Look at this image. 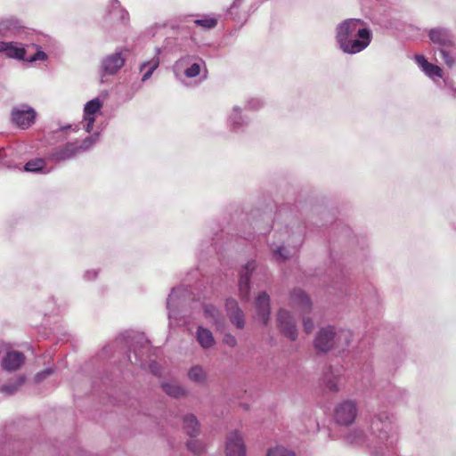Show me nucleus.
<instances>
[{
  "label": "nucleus",
  "mask_w": 456,
  "mask_h": 456,
  "mask_svg": "<svg viewBox=\"0 0 456 456\" xmlns=\"http://www.w3.org/2000/svg\"><path fill=\"white\" fill-rule=\"evenodd\" d=\"M339 379L340 374L335 373L332 370H330L323 377V385L330 392H338L339 390Z\"/></svg>",
  "instance_id": "31"
},
{
  "label": "nucleus",
  "mask_w": 456,
  "mask_h": 456,
  "mask_svg": "<svg viewBox=\"0 0 456 456\" xmlns=\"http://www.w3.org/2000/svg\"><path fill=\"white\" fill-rule=\"evenodd\" d=\"M53 369L52 368H47L46 370L41 371V372H38L36 377H35V379L37 382H40L42 381L45 377L51 375L53 373Z\"/></svg>",
  "instance_id": "45"
},
{
  "label": "nucleus",
  "mask_w": 456,
  "mask_h": 456,
  "mask_svg": "<svg viewBox=\"0 0 456 456\" xmlns=\"http://www.w3.org/2000/svg\"><path fill=\"white\" fill-rule=\"evenodd\" d=\"M304 430L306 432H315L319 428V424L315 418L311 415L305 416Z\"/></svg>",
  "instance_id": "41"
},
{
  "label": "nucleus",
  "mask_w": 456,
  "mask_h": 456,
  "mask_svg": "<svg viewBox=\"0 0 456 456\" xmlns=\"http://www.w3.org/2000/svg\"><path fill=\"white\" fill-rule=\"evenodd\" d=\"M190 38L187 36L168 37L165 39L163 49L168 52L184 51L189 45Z\"/></svg>",
  "instance_id": "26"
},
{
  "label": "nucleus",
  "mask_w": 456,
  "mask_h": 456,
  "mask_svg": "<svg viewBox=\"0 0 456 456\" xmlns=\"http://www.w3.org/2000/svg\"><path fill=\"white\" fill-rule=\"evenodd\" d=\"M0 53L4 54L10 59L25 61L27 50L25 45L21 43L0 41Z\"/></svg>",
  "instance_id": "18"
},
{
  "label": "nucleus",
  "mask_w": 456,
  "mask_h": 456,
  "mask_svg": "<svg viewBox=\"0 0 456 456\" xmlns=\"http://www.w3.org/2000/svg\"><path fill=\"white\" fill-rule=\"evenodd\" d=\"M336 42L347 54H355L366 49L372 39L371 30L360 19H347L336 27Z\"/></svg>",
  "instance_id": "2"
},
{
  "label": "nucleus",
  "mask_w": 456,
  "mask_h": 456,
  "mask_svg": "<svg viewBox=\"0 0 456 456\" xmlns=\"http://www.w3.org/2000/svg\"><path fill=\"white\" fill-rule=\"evenodd\" d=\"M277 323L281 332L290 340H296L297 338V329L296 321L289 312L281 309L277 314Z\"/></svg>",
  "instance_id": "15"
},
{
  "label": "nucleus",
  "mask_w": 456,
  "mask_h": 456,
  "mask_svg": "<svg viewBox=\"0 0 456 456\" xmlns=\"http://www.w3.org/2000/svg\"><path fill=\"white\" fill-rule=\"evenodd\" d=\"M266 456H296V453L282 445H275L267 450Z\"/></svg>",
  "instance_id": "35"
},
{
  "label": "nucleus",
  "mask_w": 456,
  "mask_h": 456,
  "mask_svg": "<svg viewBox=\"0 0 456 456\" xmlns=\"http://www.w3.org/2000/svg\"><path fill=\"white\" fill-rule=\"evenodd\" d=\"M26 28L23 23L14 18V17H7L0 19V37L4 38H11L20 37Z\"/></svg>",
  "instance_id": "14"
},
{
  "label": "nucleus",
  "mask_w": 456,
  "mask_h": 456,
  "mask_svg": "<svg viewBox=\"0 0 456 456\" xmlns=\"http://www.w3.org/2000/svg\"><path fill=\"white\" fill-rule=\"evenodd\" d=\"M270 249L273 254V258L277 263L285 262L296 253V248H286L284 245L275 246L274 244H271Z\"/></svg>",
  "instance_id": "27"
},
{
  "label": "nucleus",
  "mask_w": 456,
  "mask_h": 456,
  "mask_svg": "<svg viewBox=\"0 0 456 456\" xmlns=\"http://www.w3.org/2000/svg\"><path fill=\"white\" fill-rule=\"evenodd\" d=\"M6 155L4 153V150H0V160L4 158Z\"/></svg>",
  "instance_id": "51"
},
{
  "label": "nucleus",
  "mask_w": 456,
  "mask_h": 456,
  "mask_svg": "<svg viewBox=\"0 0 456 456\" xmlns=\"http://www.w3.org/2000/svg\"><path fill=\"white\" fill-rule=\"evenodd\" d=\"M183 429L191 437L196 436L200 432V426L196 417L187 414L183 417Z\"/></svg>",
  "instance_id": "32"
},
{
  "label": "nucleus",
  "mask_w": 456,
  "mask_h": 456,
  "mask_svg": "<svg viewBox=\"0 0 456 456\" xmlns=\"http://www.w3.org/2000/svg\"><path fill=\"white\" fill-rule=\"evenodd\" d=\"M99 134L86 137L83 141L69 142L63 145L53 148L47 155V159L53 163H61L76 158L87 151L98 140Z\"/></svg>",
  "instance_id": "7"
},
{
  "label": "nucleus",
  "mask_w": 456,
  "mask_h": 456,
  "mask_svg": "<svg viewBox=\"0 0 456 456\" xmlns=\"http://www.w3.org/2000/svg\"><path fill=\"white\" fill-rule=\"evenodd\" d=\"M242 109L235 105L232 107L231 113L227 117V126L229 129L236 134L243 133L249 124L247 116L242 115Z\"/></svg>",
  "instance_id": "16"
},
{
  "label": "nucleus",
  "mask_w": 456,
  "mask_h": 456,
  "mask_svg": "<svg viewBox=\"0 0 456 456\" xmlns=\"http://www.w3.org/2000/svg\"><path fill=\"white\" fill-rule=\"evenodd\" d=\"M45 167V161L43 159H36L29 160L24 166V170L27 172H40Z\"/></svg>",
  "instance_id": "36"
},
{
  "label": "nucleus",
  "mask_w": 456,
  "mask_h": 456,
  "mask_svg": "<svg viewBox=\"0 0 456 456\" xmlns=\"http://www.w3.org/2000/svg\"><path fill=\"white\" fill-rule=\"evenodd\" d=\"M188 377L195 383L203 384L207 379V372L202 366L195 365L189 370Z\"/></svg>",
  "instance_id": "33"
},
{
  "label": "nucleus",
  "mask_w": 456,
  "mask_h": 456,
  "mask_svg": "<svg viewBox=\"0 0 456 456\" xmlns=\"http://www.w3.org/2000/svg\"><path fill=\"white\" fill-rule=\"evenodd\" d=\"M245 239H246V240H250V239H251V237H250V235H248V236H245Z\"/></svg>",
  "instance_id": "53"
},
{
  "label": "nucleus",
  "mask_w": 456,
  "mask_h": 456,
  "mask_svg": "<svg viewBox=\"0 0 456 456\" xmlns=\"http://www.w3.org/2000/svg\"><path fill=\"white\" fill-rule=\"evenodd\" d=\"M187 447L190 451L197 455L201 454L205 450L204 444L199 440H190L187 443Z\"/></svg>",
  "instance_id": "42"
},
{
  "label": "nucleus",
  "mask_w": 456,
  "mask_h": 456,
  "mask_svg": "<svg viewBox=\"0 0 456 456\" xmlns=\"http://www.w3.org/2000/svg\"><path fill=\"white\" fill-rule=\"evenodd\" d=\"M352 332L349 330H336L332 326L322 328L314 339V347L320 352H328L332 347L344 350L349 346Z\"/></svg>",
  "instance_id": "6"
},
{
  "label": "nucleus",
  "mask_w": 456,
  "mask_h": 456,
  "mask_svg": "<svg viewBox=\"0 0 456 456\" xmlns=\"http://www.w3.org/2000/svg\"><path fill=\"white\" fill-rule=\"evenodd\" d=\"M238 1H239V0H234L233 4L231 5V7H230V8H229V10H228L229 12H230V10H232V8L238 7V4H237V2H238Z\"/></svg>",
  "instance_id": "50"
},
{
  "label": "nucleus",
  "mask_w": 456,
  "mask_h": 456,
  "mask_svg": "<svg viewBox=\"0 0 456 456\" xmlns=\"http://www.w3.org/2000/svg\"><path fill=\"white\" fill-rule=\"evenodd\" d=\"M202 307L203 314L206 319L216 325L222 323V315L218 308L211 304H204Z\"/></svg>",
  "instance_id": "29"
},
{
  "label": "nucleus",
  "mask_w": 456,
  "mask_h": 456,
  "mask_svg": "<svg viewBox=\"0 0 456 456\" xmlns=\"http://www.w3.org/2000/svg\"><path fill=\"white\" fill-rule=\"evenodd\" d=\"M402 393L403 391L399 387L389 384L387 387V395H383V396H386L388 403H394L397 401V395Z\"/></svg>",
  "instance_id": "39"
},
{
  "label": "nucleus",
  "mask_w": 456,
  "mask_h": 456,
  "mask_svg": "<svg viewBox=\"0 0 456 456\" xmlns=\"http://www.w3.org/2000/svg\"><path fill=\"white\" fill-rule=\"evenodd\" d=\"M140 341H137V345L133 347V349H130L129 354H128V361L133 364H138L141 367H144V359L143 354L144 353L148 352L150 349V346L147 340H145L143 338H139Z\"/></svg>",
  "instance_id": "22"
},
{
  "label": "nucleus",
  "mask_w": 456,
  "mask_h": 456,
  "mask_svg": "<svg viewBox=\"0 0 456 456\" xmlns=\"http://www.w3.org/2000/svg\"><path fill=\"white\" fill-rule=\"evenodd\" d=\"M452 92H453V94H452V95H453L454 97H456V89H453V90H452Z\"/></svg>",
  "instance_id": "52"
},
{
  "label": "nucleus",
  "mask_w": 456,
  "mask_h": 456,
  "mask_svg": "<svg viewBox=\"0 0 456 456\" xmlns=\"http://www.w3.org/2000/svg\"><path fill=\"white\" fill-rule=\"evenodd\" d=\"M256 319L266 325L270 318V297L265 292H261L255 301Z\"/></svg>",
  "instance_id": "21"
},
{
  "label": "nucleus",
  "mask_w": 456,
  "mask_h": 456,
  "mask_svg": "<svg viewBox=\"0 0 456 456\" xmlns=\"http://www.w3.org/2000/svg\"><path fill=\"white\" fill-rule=\"evenodd\" d=\"M161 387L167 395L174 398L184 397L187 394L186 390L176 382L162 383Z\"/></svg>",
  "instance_id": "30"
},
{
  "label": "nucleus",
  "mask_w": 456,
  "mask_h": 456,
  "mask_svg": "<svg viewBox=\"0 0 456 456\" xmlns=\"http://www.w3.org/2000/svg\"><path fill=\"white\" fill-rule=\"evenodd\" d=\"M77 130V126H73L71 125H68V126H62V127L55 130L54 133L59 134V133H64L67 131L76 132Z\"/></svg>",
  "instance_id": "48"
},
{
  "label": "nucleus",
  "mask_w": 456,
  "mask_h": 456,
  "mask_svg": "<svg viewBox=\"0 0 456 456\" xmlns=\"http://www.w3.org/2000/svg\"><path fill=\"white\" fill-rule=\"evenodd\" d=\"M53 369L52 368H47L46 370L41 371V372H38L36 377H35V379L37 382H40L42 381L45 377L51 375L53 373Z\"/></svg>",
  "instance_id": "44"
},
{
  "label": "nucleus",
  "mask_w": 456,
  "mask_h": 456,
  "mask_svg": "<svg viewBox=\"0 0 456 456\" xmlns=\"http://www.w3.org/2000/svg\"><path fill=\"white\" fill-rule=\"evenodd\" d=\"M98 276V271L96 269L86 270L83 274V279L86 281H94Z\"/></svg>",
  "instance_id": "43"
},
{
  "label": "nucleus",
  "mask_w": 456,
  "mask_h": 456,
  "mask_svg": "<svg viewBox=\"0 0 456 456\" xmlns=\"http://www.w3.org/2000/svg\"><path fill=\"white\" fill-rule=\"evenodd\" d=\"M428 37L434 45H437L436 55L449 68L456 64V42L449 29L435 28L429 30Z\"/></svg>",
  "instance_id": "5"
},
{
  "label": "nucleus",
  "mask_w": 456,
  "mask_h": 456,
  "mask_svg": "<svg viewBox=\"0 0 456 456\" xmlns=\"http://www.w3.org/2000/svg\"><path fill=\"white\" fill-rule=\"evenodd\" d=\"M268 230H269V227H267L265 230H261L260 228H257L256 232H258L260 234H265L266 232V231H268Z\"/></svg>",
  "instance_id": "49"
},
{
  "label": "nucleus",
  "mask_w": 456,
  "mask_h": 456,
  "mask_svg": "<svg viewBox=\"0 0 456 456\" xmlns=\"http://www.w3.org/2000/svg\"><path fill=\"white\" fill-rule=\"evenodd\" d=\"M24 382L25 378L23 376H20L14 381L2 386L1 391L9 395H13L18 391L19 387H20L24 384Z\"/></svg>",
  "instance_id": "34"
},
{
  "label": "nucleus",
  "mask_w": 456,
  "mask_h": 456,
  "mask_svg": "<svg viewBox=\"0 0 456 456\" xmlns=\"http://www.w3.org/2000/svg\"><path fill=\"white\" fill-rule=\"evenodd\" d=\"M415 61L424 74L435 83L438 84L439 80L443 78V69L439 66L428 62L425 56L417 54Z\"/></svg>",
  "instance_id": "20"
},
{
  "label": "nucleus",
  "mask_w": 456,
  "mask_h": 456,
  "mask_svg": "<svg viewBox=\"0 0 456 456\" xmlns=\"http://www.w3.org/2000/svg\"><path fill=\"white\" fill-rule=\"evenodd\" d=\"M129 51L121 48L102 58L100 66L102 80L106 76H113L124 66Z\"/></svg>",
  "instance_id": "9"
},
{
  "label": "nucleus",
  "mask_w": 456,
  "mask_h": 456,
  "mask_svg": "<svg viewBox=\"0 0 456 456\" xmlns=\"http://www.w3.org/2000/svg\"><path fill=\"white\" fill-rule=\"evenodd\" d=\"M102 102L99 98L87 102L84 107L83 126L87 133H90L95 122V115L101 111Z\"/></svg>",
  "instance_id": "17"
},
{
  "label": "nucleus",
  "mask_w": 456,
  "mask_h": 456,
  "mask_svg": "<svg viewBox=\"0 0 456 456\" xmlns=\"http://www.w3.org/2000/svg\"><path fill=\"white\" fill-rule=\"evenodd\" d=\"M106 12L113 19L126 24L129 21L128 12L121 5L118 0H110L106 5Z\"/></svg>",
  "instance_id": "24"
},
{
  "label": "nucleus",
  "mask_w": 456,
  "mask_h": 456,
  "mask_svg": "<svg viewBox=\"0 0 456 456\" xmlns=\"http://www.w3.org/2000/svg\"><path fill=\"white\" fill-rule=\"evenodd\" d=\"M175 77L186 86H195L208 77V69L205 61L193 54H185L173 65Z\"/></svg>",
  "instance_id": "3"
},
{
  "label": "nucleus",
  "mask_w": 456,
  "mask_h": 456,
  "mask_svg": "<svg viewBox=\"0 0 456 456\" xmlns=\"http://www.w3.org/2000/svg\"><path fill=\"white\" fill-rule=\"evenodd\" d=\"M26 360L23 353L19 351H8L3 357L1 365L4 370L13 372L22 367Z\"/></svg>",
  "instance_id": "19"
},
{
  "label": "nucleus",
  "mask_w": 456,
  "mask_h": 456,
  "mask_svg": "<svg viewBox=\"0 0 456 456\" xmlns=\"http://www.w3.org/2000/svg\"><path fill=\"white\" fill-rule=\"evenodd\" d=\"M160 365L155 361L151 362L149 364V370L155 376H160Z\"/></svg>",
  "instance_id": "46"
},
{
  "label": "nucleus",
  "mask_w": 456,
  "mask_h": 456,
  "mask_svg": "<svg viewBox=\"0 0 456 456\" xmlns=\"http://www.w3.org/2000/svg\"><path fill=\"white\" fill-rule=\"evenodd\" d=\"M197 26L202 27L207 29L214 28L217 24V19L214 16H204L201 19L194 20Z\"/></svg>",
  "instance_id": "37"
},
{
  "label": "nucleus",
  "mask_w": 456,
  "mask_h": 456,
  "mask_svg": "<svg viewBox=\"0 0 456 456\" xmlns=\"http://www.w3.org/2000/svg\"><path fill=\"white\" fill-rule=\"evenodd\" d=\"M290 304L303 314V326L305 333H311L314 328V322L311 318L305 315L308 314L312 308L308 296L301 289H294L290 296Z\"/></svg>",
  "instance_id": "10"
},
{
  "label": "nucleus",
  "mask_w": 456,
  "mask_h": 456,
  "mask_svg": "<svg viewBox=\"0 0 456 456\" xmlns=\"http://www.w3.org/2000/svg\"><path fill=\"white\" fill-rule=\"evenodd\" d=\"M195 297L187 287L182 285L174 288L167 299L169 325H178L179 322L187 314V308H195Z\"/></svg>",
  "instance_id": "4"
},
{
  "label": "nucleus",
  "mask_w": 456,
  "mask_h": 456,
  "mask_svg": "<svg viewBox=\"0 0 456 456\" xmlns=\"http://www.w3.org/2000/svg\"><path fill=\"white\" fill-rule=\"evenodd\" d=\"M196 340L204 349L212 347L216 343L212 332L202 326H199L197 329Z\"/></svg>",
  "instance_id": "28"
},
{
  "label": "nucleus",
  "mask_w": 456,
  "mask_h": 456,
  "mask_svg": "<svg viewBox=\"0 0 456 456\" xmlns=\"http://www.w3.org/2000/svg\"><path fill=\"white\" fill-rule=\"evenodd\" d=\"M31 46L36 49V53L33 55H30L28 57L26 56L25 61H28V62H34L37 61H45L48 59V55L44 51H42L41 46H39L38 45H35V44H32Z\"/></svg>",
  "instance_id": "38"
},
{
  "label": "nucleus",
  "mask_w": 456,
  "mask_h": 456,
  "mask_svg": "<svg viewBox=\"0 0 456 456\" xmlns=\"http://www.w3.org/2000/svg\"><path fill=\"white\" fill-rule=\"evenodd\" d=\"M264 106V101L258 97H252L247 101L245 105L246 110H256L261 109Z\"/></svg>",
  "instance_id": "40"
},
{
  "label": "nucleus",
  "mask_w": 456,
  "mask_h": 456,
  "mask_svg": "<svg viewBox=\"0 0 456 456\" xmlns=\"http://www.w3.org/2000/svg\"><path fill=\"white\" fill-rule=\"evenodd\" d=\"M37 118L36 110L28 104H20L12 108L11 118L12 123L21 129L31 126Z\"/></svg>",
  "instance_id": "11"
},
{
  "label": "nucleus",
  "mask_w": 456,
  "mask_h": 456,
  "mask_svg": "<svg viewBox=\"0 0 456 456\" xmlns=\"http://www.w3.org/2000/svg\"><path fill=\"white\" fill-rule=\"evenodd\" d=\"M161 52H162V48L156 47L154 56L150 61H143L140 65L141 71H144V73L142 77V82H145L146 80H148L151 77L153 72L159 66L160 60H159V55L161 53Z\"/></svg>",
  "instance_id": "25"
},
{
  "label": "nucleus",
  "mask_w": 456,
  "mask_h": 456,
  "mask_svg": "<svg viewBox=\"0 0 456 456\" xmlns=\"http://www.w3.org/2000/svg\"><path fill=\"white\" fill-rule=\"evenodd\" d=\"M224 342L231 347H234L237 345L236 338L231 334H227L224 336Z\"/></svg>",
  "instance_id": "47"
},
{
  "label": "nucleus",
  "mask_w": 456,
  "mask_h": 456,
  "mask_svg": "<svg viewBox=\"0 0 456 456\" xmlns=\"http://www.w3.org/2000/svg\"><path fill=\"white\" fill-rule=\"evenodd\" d=\"M225 456H246L247 448L242 435L238 430L227 434L224 443Z\"/></svg>",
  "instance_id": "12"
},
{
  "label": "nucleus",
  "mask_w": 456,
  "mask_h": 456,
  "mask_svg": "<svg viewBox=\"0 0 456 456\" xmlns=\"http://www.w3.org/2000/svg\"><path fill=\"white\" fill-rule=\"evenodd\" d=\"M225 308L232 323L238 329H243L245 325L244 315L239 308L237 301L233 298L227 299Z\"/></svg>",
  "instance_id": "23"
},
{
  "label": "nucleus",
  "mask_w": 456,
  "mask_h": 456,
  "mask_svg": "<svg viewBox=\"0 0 456 456\" xmlns=\"http://www.w3.org/2000/svg\"><path fill=\"white\" fill-rule=\"evenodd\" d=\"M346 443L365 446L371 456H395L397 428L395 416L387 411H379L366 424V428L355 427L344 436Z\"/></svg>",
  "instance_id": "1"
},
{
  "label": "nucleus",
  "mask_w": 456,
  "mask_h": 456,
  "mask_svg": "<svg viewBox=\"0 0 456 456\" xmlns=\"http://www.w3.org/2000/svg\"><path fill=\"white\" fill-rule=\"evenodd\" d=\"M256 269L255 260L248 261L240 271L239 274V293L241 300H249L250 296V275Z\"/></svg>",
  "instance_id": "13"
},
{
  "label": "nucleus",
  "mask_w": 456,
  "mask_h": 456,
  "mask_svg": "<svg viewBox=\"0 0 456 456\" xmlns=\"http://www.w3.org/2000/svg\"><path fill=\"white\" fill-rule=\"evenodd\" d=\"M358 403L355 399H345L334 408L333 418L339 426L352 425L358 415Z\"/></svg>",
  "instance_id": "8"
}]
</instances>
